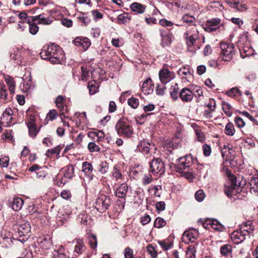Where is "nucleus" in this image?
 Returning a JSON list of instances; mask_svg holds the SVG:
<instances>
[{"label":"nucleus","instance_id":"obj_47","mask_svg":"<svg viewBox=\"0 0 258 258\" xmlns=\"http://www.w3.org/2000/svg\"><path fill=\"white\" fill-rule=\"evenodd\" d=\"M153 113H144L138 116L136 118V121L137 123L142 124H143L146 120V118L149 116L150 114H152Z\"/></svg>","mask_w":258,"mask_h":258},{"label":"nucleus","instance_id":"obj_40","mask_svg":"<svg viewBox=\"0 0 258 258\" xmlns=\"http://www.w3.org/2000/svg\"><path fill=\"white\" fill-rule=\"evenodd\" d=\"M235 132V131L233 124L230 122H228L225 126V134L228 136H232L233 135H234Z\"/></svg>","mask_w":258,"mask_h":258},{"label":"nucleus","instance_id":"obj_54","mask_svg":"<svg viewBox=\"0 0 258 258\" xmlns=\"http://www.w3.org/2000/svg\"><path fill=\"white\" fill-rule=\"evenodd\" d=\"M57 111L55 109L50 110L49 112L47 114L46 118L48 120L52 121L57 116Z\"/></svg>","mask_w":258,"mask_h":258},{"label":"nucleus","instance_id":"obj_53","mask_svg":"<svg viewBox=\"0 0 258 258\" xmlns=\"http://www.w3.org/2000/svg\"><path fill=\"white\" fill-rule=\"evenodd\" d=\"M108 169V163L106 162H102L99 165V171L102 174L105 173L107 172Z\"/></svg>","mask_w":258,"mask_h":258},{"label":"nucleus","instance_id":"obj_14","mask_svg":"<svg viewBox=\"0 0 258 258\" xmlns=\"http://www.w3.org/2000/svg\"><path fill=\"white\" fill-rule=\"evenodd\" d=\"M179 96L182 101L185 102H190L194 97V93L187 88H182L180 93Z\"/></svg>","mask_w":258,"mask_h":258},{"label":"nucleus","instance_id":"obj_4","mask_svg":"<svg viewBox=\"0 0 258 258\" xmlns=\"http://www.w3.org/2000/svg\"><path fill=\"white\" fill-rule=\"evenodd\" d=\"M221 49V54L223 55V59L229 61L231 59L235 52V48L233 44L230 43L221 42L220 43Z\"/></svg>","mask_w":258,"mask_h":258},{"label":"nucleus","instance_id":"obj_9","mask_svg":"<svg viewBox=\"0 0 258 258\" xmlns=\"http://www.w3.org/2000/svg\"><path fill=\"white\" fill-rule=\"evenodd\" d=\"M37 242L38 246L44 250L50 249L52 245L51 238L48 235L44 236L43 237H39Z\"/></svg>","mask_w":258,"mask_h":258},{"label":"nucleus","instance_id":"obj_7","mask_svg":"<svg viewBox=\"0 0 258 258\" xmlns=\"http://www.w3.org/2000/svg\"><path fill=\"white\" fill-rule=\"evenodd\" d=\"M221 19L218 18L208 20L205 24L204 29L208 32H212L217 29V26L221 24Z\"/></svg>","mask_w":258,"mask_h":258},{"label":"nucleus","instance_id":"obj_41","mask_svg":"<svg viewBox=\"0 0 258 258\" xmlns=\"http://www.w3.org/2000/svg\"><path fill=\"white\" fill-rule=\"evenodd\" d=\"M131 18L127 13H123L118 16V21L119 23L126 24L129 23Z\"/></svg>","mask_w":258,"mask_h":258},{"label":"nucleus","instance_id":"obj_17","mask_svg":"<svg viewBox=\"0 0 258 258\" xmlns=\"http://www.w3.org/2000/svg\"><path fill=\"white\" fill-rule=\"evenodd\" d=\"M194 26V28H192V29H196L195 28V26ZM194 33L191 34V32L189 31V30H187L185 33L184 35H186V38L187 39V44L188 46H192L196 41L197 38V33L198 31L197 30H194Z\"/></svg>","mask_w":258,"mask_h":258},{"label":"nucleus","instance_id":"obj_59","mask_svg":"<svg viewBox=\"0 0 258 258\" xmlns=\"http://www.w3.org/2000/svg\"><path fill=\"white\" fill-rule=\"evenodd\" d=\"M147 250L148 252L151 255L152 257H155L157 256V252L155 249L152 245L150 244L147 247Z\"/></svg>","mask_w":258,"mask_h":258},{"label":"nucleus","instance_id":"obj_18","mask_svg":"<svg viewBox=\"0 0 258 258\" xmlns=\"http://www.w3.org/2000/svg\"><path fill=\"white\" fill-rule=\"evenodd\" d=\"M142 91L145 94H149L153 91V86L152 80L146 79L142 84Z\"/></svg>","mask_w":258,"mask_h":258},{"label":"nucleus","instance_id":"obj_44","mask_svg":"<svg viewBox=\"0 0 258 258\" xmlns=\"http://www.w3.org/2000/svg\"><path fill=\"white\" fill-rule=\"evenodd\" d=\"M177 73L179 76L183 78L187 77L190 74L189 68L186 67H182L178 71Z\"/></svg>","mask_w":258,"mask_h":258},{"label":"nucleus","instance_id":"obj_60","mask_svg":"<svg viewBox=\"0 0 258 258\" xmlns=\"http://www.w3.org/2000/svg\"><path fill=\"white\" fill-rule=\"evenodd\" d=\"M234 121L236 126L239 128L242 127L245 125V122L240 117H236Z\"/></svg>","mask_w":258,"mask_h":258},{"label":"nucleus","instance_id":"obj_43","mask_svg":"<svg viewBox=\"0 0 258 258\" xmlns=\"http://www.w3.org/2000/svg\"><path fill=\"white\" fill-rule=\"evenodd\" d=\"M196 251L195 247L193 245H189L186 253V258H196L195 252Z\"/></svg>","mask_w":258,"mask_h":258},{"label":"nucleus","instance_id":"obj_49","mask_svg":"<svg viewBox=\"0 0 258 258\" xmlns=\"http://www.w3.org/2000/svg\"><path fill=\"white\" fill-rule=\"evenodd\" d=\"M128 105L133 108H137L139 105V100L138 99L132 97L128 100Z\"/></svg>","mask_w":258,"mask_h":258},{"label":"nucleus","instance_id":"obj_21","mask_svg":"<svg viewBox=\"0 0 258 258\" xmlns=\"http://www.w3.org/2000/svg\"><path fill=\"white\" fill-rule=\"evenodd\" d=\"M71 213V211L63 208L62 210L59 212V215L57 217V220L61 222L62 223H64L69 219Z\"/></svg>","mask_w":258,"mask_h":258},{"label":"nucleus","instance_id":"obj_8","mask_svg":"<svg viewBox=\"0 0 258 258\" xmlns=\"http://www.w3.org/2000/svg\"><path fill=\"white\" fill-rule=\"evenodd\" d=\"M153 148H154V145L152 142L147 140L141 141L140 144L138 146L139 151L145 154H149L150 153V151Z\"/></svg>","mask_w":258,"mask_h":258},{"label":"nucleus","instance_id":"obj_1","mask_svg":"<svg viewBox=\"0 0 258 258\" xmlns=\"http://www.w3.org/2000/svg\"><path fill=\"white\" fill-rule=\"evenodd\" d=\"M115 130L119 136L131 137L133 134L132 126L124 119H119L115 125Z\"/></svg>","mask_w":258,"mask_h":258},{"label":"nucleus","instance_id":"obj_63","mask_svg":"<svg viewBox=\"0 0 258 258\" xmlns=\"http://www.w3.org/2000/svg\"><path fill=\"white\" fill-rule=\"evenodd\" d=\"M203 153L205 156H208L211 154V147L207 144H205L203 146Z\"/></svg>","mask_w":258,"mask_h":258},{"label":"nucleus","instance_id":"obj_50","mask_svg":"<svg viewBox=\"0 0 258 258\" xmlns=\"http://www.w3.org/2000/svg\"><path fill=\"white\" fill-rule=\"evenodd\" d=\"M88 148L90 152H98L100 151L99 147L94 142H90L88 145Z\"/></svg>","mask_w":258,"mask_h":258},{"label":"nucleus","instance_id":"obj_24","mask_svg":"<svg viewBox=\"0 0 258 258\" xmlns=\"http://www.w3.org/2000/svg\"><path fill=\"white\" fill-rule=\"evenodd\" d=\"M130 7L132 11L136 13L137 14H143L144 13L146 8V7L145 5L136 2L133 3L131 5Z\"/></svg>","mask_w":258,"mask_h":258},{"label":"nucleus","instance_id":"obj_64","mask_svg":"<svg viewBox=\"0 0 258 258\" xmlns=\"http://www.w3.org/2000/svg\"><path fill=\"white\" fill-rule=\"evenodd\" d=\"M91 13L93 17H94V20L96 21L103 18V15L97 10H93L91 12Z\"/></svg>","mask_w":258,"mask_h":258},{"label":"nucleus","instance_id":"obj_34","mask_svg":"<svg viewBox=\"0 0 258 258\" xmlns=\"http://www.w3.org/2000/svg\"><path fill=\"white\" fill-rule=\"evenodd\" d=\"M179 88L177 83H175L170 89V94L173 100L175 101L178 98Z\"/></svg>","mask_w":258,"mask_h":258},{"label":"nucleus","instance_id":"obj_32","mask_svg":"<svg viewBox=\"0 0 258 258\" xmlns=\"http://www.w3.org/2000/svg\"><path fill=\"white\" fill-rule=\"evenodd\" d=\"M27 126L29 129L30 136L33 138L35 137L39 132L35 124L33 122H29L27 123Z\"/></svg>","mask_w":258,"mask_h":258},{"label":"nucleus","instance_id":"obj_25","mask_svg":"<svg viewBox=\"0 0 258 258\" xmlns=\"http://www.w3.org/2000/svg\"><path fill=\"white\" fill-rule=\"evenodd\" d=\"M53 256V258H69L62 245L59 246L57 250H54Z\"/></svg>","mask_w":258,"mask_h":258},{"label":"nucleus","instance_id":"obj_30","mask_svg":"<svg viewBox=\"0 0 258 258\" xmlns=\"http://www.w3.org/2000/svg\"><path fill=\"white\" fill-rule=\"evenodd\" d=\"M24 204L23 200L20 198H15L12 203V208L15 211H19Z\"/></svg>","mask_w":258,"mask_h":258},{"label":"nucleus","instance_id":"obj_12","mask_svg":"<svg viewBox=\"0 0 258 258\" xmlns=\"http://www.w3.org/2000/svg\"><path fill=\"white\" fill-rule=\"evenodd\" d=\"M13 114V111L12 109L10 107L7 108L1 117L2 123L5 124L6 126L10 125L12 123Z\"/></svg>","mask_w":258,"mask_h":258},{"label":"nucleus","instance_id":"obj_55","mask_svg":"<svg viewBox=\"0 0 258 258\" xmlns=\"http://www.w3.org/2000/svg\"><path fill=\"white\" fill-rule=\"evenodd\" d=\"M195 196L198 202H202L205 199V193L203 190H199L196 192Z\"/></svg>","mask_w":258,"mask_h":258},{"label":"nucleus","instance_id":"obj_29","mask_svg":"<svg viewBox=\"0 0 258 258\" xmlns=\"http://www.w3.org/2000/svg\"><path fill=\"white\" fill-rule=\"evenodd\" d=\"M74 241L76 243L75 246L74 252L78 254L81 253L85 249V247L83 241L81 239H75Z\"/></svg>","mask_w":258,"mask_h":258},{"label":"nucleus","instance_id":"obj_42","mask_svg":"<svg viewBox=\"0 0 258 258\" xmlns=\"http://www.w3.org/2000/svg\"><path fill=\"white\" fill-rule=\"evenodd\" d=\"M222 108L224 113L228 116H231L232 112L231 111L232 106L228 102L225 101L222 102Z\"/></svg>","mask_w":258,"mask_h":258},{"label":"nucleus","instance_id":"obj_62","mask_svg":"<svg viewBox=\"0 0 258 258\" xmlns=\"http://www.w3.org/2000/svg\"><path fill=\"white\" fill-rule=\"evenodd\" d=\"M158 243L164 250H167L172 246L171 244L167 243L165 241H159Z\"/></svg>","mask_w":258,"mask_h":258},{"label":"nucleus","instance_id":"obj_38","mask_svg":"<svg viewBox=\"0 0 258 258\" xmlns=\"http://www.w3.org/2000/svg\"><path fill=\"white\" fill-rule=\"evenodd\" d=\"M19 18L21 19L23 23H33L34 18L33 16H27L26 13L24 12L21 13L19 14Z\"/></svg>","mask_w":258,"mask_h":258},{"label":"nucleus","instance_id":"obj_20","mask_svg":"<svg viewBox=\"0 0 258 258\" xmlns=\"http://www.w3.org/2000/svg\"><path fill=\"white\" fill-rule=\"evenodd\" d=\"M64 55L62 54V50L59 47L57 48V50L54 54L52 56L50 61L52 63H59L61 60L63 59Z\"/></svg>","mask_w":258,"mask_h":258},{"label":"nucleus","instance_id":"obj_61","mask_svg":"<svg viewBox=\"0 0 258 258\" xmlns=\"http://www.w3.org/2000/svg\"><path fill=\"white\" fill-rule=\"evenodd\" d=\"M211 111H214L216 107V102L213 99H210L209 103L206 105Z\"/></svg>","mask_w":258,"mask_h":258},{"label":"nucleus","instance_id":"obj_31","mask_svg":"<svg viewBox=\"0 0 258 258\" xmlns=\"http://www.w3.org/2000/svg\"><path fill=\"white\" fill-rule=\"evenodd\" d=\"M93 170L92 164L88 162H84L82 164V171L85 174L90 176L91 175L92 172Z\"/></svg>","mask_w":258,"mask_h":258},{"label":"nucleus","instance_id":"obj_27","mask_svg":"<svg viewBox=\"0 0 258 258\" xmlns=\"http://www.w3.org/2000/svg\"><path fill=\"white\" fill-rule=\"evenodd\" d=\"M6 82L9 87V89L11 93H14L15 90L16 82L14 78L10 76H7L5 78Z\"/></svg>","mask_w":258,"mask_h":258},{"label":"nucleus","instance_id":"obj_28","mask_svg":"<svg viewBox=\"0 0 258 258\" xmlns=\"http://www.w3.org/2000/svg\"><path fill=\"white\" fill-rule=\"evenodd\" d=\"M62 149V147L58 145L54 148L48 149L46 152V156L48 157H51L53 155L56 154L57 157H59V153Z\"/></svg>","mask_w":258,"mask_h":258},{"label":"nucleus","instance_id":"obj_52","mask_svg":"<svg viewBox=\"0 0 258 258\" xmlns=\"http://www.w3.org/2000/svg\"><path fill=\"white\" fill-rule=\"evenodd\" d=\"M165 84L161 83V84H158L157 85L156 91L158 95H162L164 94L166 90Z\"/></svg>","mask_w":258,"mask_h":258},{"label":"nucleus","instance_id":"obj_57","mask_svg":"<svg viewBox=\"0 0 258 258\" xmlns=\"http://www.w3.org/2000/svg\"><path fill=\"white\" fill-rule=\"evenodd\" d=\"M240 92V91L238 88L234 87L228 91L226 94L229 97H234L237 93L239 94Z\"/></svg>","mask_w":258,"mask_h":258},{"label":"nucleus","instance_id":"obj_10","mask_svg":"<svg viewBox=\"0 0 258 258\" xmlns=\"http://www.w3.org/2000/svg\"><path fill=\"white\" fill-rule=\"evenodd\" d=\"M159 76L162 83H167L173 78V73L167 69H163L160 71Z\"/></svg>","mask_w":258,"mask_h":258},{"label":"nucleus","instance_id":"obj_13","mask_svg":"<svg viewBox=\"0 0 258 258\" xmlns=\"http://www.w3.org/2000/svg\"><path fill=\"white\" fill-rule=\"evenodd\" d=\"M198 232L196 230H186L182 235V240L185 243L194 242L198 237Z\"/></svg>","mask_w":258,"mask_h":258},{"label":"nucleus","instance_id":"obj_15","mask_svg":"<svg viewBox=\"0 0 258 258\" xmlns=\"http://www.w3.org/2000/svg\"><path fill=\"white\" fill-rule=\"evenodd\" d=\"M31 231V226L29 222L21 224L18 229V233L20 237L26 236V239L29 237L28 234Z\"/></svg>","mask_w":258,"mask_h":258},{"label":"nucleus","instance_id":"obj_26","mask_svg":"<svg viewBox=\"0 0 258 258\" xmlns=\"http://www.w3.org/2000/svg\"><path fill=\"white\" fill-rule=\"evenodd\" d=\"M74 170L75 168L73 165L66 166L62 169L63 175L68 179H71L75 176Z\"/></svg>","mask_w":258,"mask_h":258},{"label":"nucleus","instance_id":"obj_58","mask_svg":"<svg viewBox=\"0 0 258 258\" xmlns=\"http://www.w3.org/2000/svg\"><path fill=\"white\" fill-rule=\"evenodd\" d=\"M153 179L152 176L149 173L148 174H145L142 178V183L144 185L150 183Z\"/></svg>","mask_w":258,"mask_h":258},{"label":"nucleus","instance_id":"obj_2","mask_svg":"<svg viewBox=\"0 0 258 258\" xmlns=\"http://www.w3.org/2000/svg\"><path fill=\"white\" fill-rule=\"evenodd\" d=\"M111 205V200L109 197L100 195L96 200L95 208L100 213L105 212Z\"/></svg>","mask_w":258,"mask_h":258},{"label":"nucleus","instance_id":"obj_51","mask_svg":"<svg viewBox=\"0 0 258 258\" xmlns=\"http://www.w3.org/2000/svg\"><path fill=\"white\" fill-rule=\"evenodd\" d=\"M29 24V32L33 35L36 34L39 30V27L36 24L33 23H28Z\"/></svg>","mask_w":258,"mask_h":258},{"label":"nucleus","instance_id":"obj_11","mask_svg":"<svg viewBox=\"0 0 258 258\" xmlns=\"http://www.w3.org/2000/svg\"><path fill=\"white\" fill-rule=\"evenodd\" d=\"M230 185H225L224 188V192L225 194L228 197H230L233 195H236V188H235V184L237 181V179L234 176H232L230 178Z\"/></svg>","mask_w":258,"mask_h":258},{"label":"nucleus","instance_id":"obj_16","mask_svg":"<svg viewBox=\"0 0 258 258\" xmlns=\"http://www.w3.org/2000/svg\"><path fill=\"white\" fill-rule=\"evenodd\" d=\"M74 44L77 46H81L83 50H87L90 46L91 42L87 37H77L74 40Z\"/></svg>","mask_w":258,"mask_h":258},{"label":"nucleus","instance_id":"obj_3","mask_svg":"<svg viewBox=\"0 0 258 258\" xmlns=\"http://www.w3.org/2000/svg\"><path fill=\"white\" fill-rule=\"evenodd\" d=\"M150 172L153 175L160 176L165 172L164 164L160 158H155L152 160L150 164Z\"/></svg>","mask_w":258,"mask_h":258},{"label":"nucleus","instance_id":"obj_48","mask_svg":"<svg viewBox=\"0 0 258 258\" xmlns=\"http://www.w3.org/2000/svg\"><path fill=\"white\" fill-rule=\"evenodd\" d=\"M89 241L90 246L92 248H95L97 246V238L95 235L91 234L89 236Z\"/></svg>","mask_w":258,"mask_h":258},{"label":"nucleus","instance_id":"obj_46","mask_svg":"<svg viewBox=\"0 0 258 258\" xmlns=\"http://www.w3.org/2000/svg\"><path fill=\"white\" fill-rule=\"evenodd\" d=\"M166 224V221L161 217H157L154 222V226L158 228H162Z\"/></svg>","mask_w":258,"mask_h":258},{"label":"nucleus","instance_id":"obj_35","mask_svg":"<svg viewBox=\"0 0 258 258\" xmlns=\"http://www.w3.org/2000/svg\"><path fill=\"white\" fill-rule=\"evenodd\" d=\"M235 178L237 179V181H236L235 186V188H236V194H239L241 191L242 188L244 186L246 182L242 177H238Z\"/></svg>","mask_w":258,"mask_h":258},{"label":"nucleus","instance_id":"obj_19","mask_svg":"<svg viewBox=\"0 0 258 258\" xmlns=\"http://www.w3.org/2000/svg\"><path fill=\"white\" fill-rule=\"evenodd\" d=\"M128 187L126 183H122L116 189L115 195L118 198L124 199L126 197Z\"/></svg>","mask_w":258,"mask_h":258},{"label":"nucleus","instance_id":"obj_22","mask_svg":"<svg viewBox=\"0 0 258 258\" xmlns=\"http://www.w3.org/2000/svg\"><path fill=\"white\" fill-rule=\"evenodd\" d=\"M250 190L251 193L258 194V175H254L249 181Z\"/></svg>","mask_w":258,"mask_h":258},{"label":"nucleus","instance_id":"obj_6","mask_svg":"<svg viewBox=\"0 0 258 258\" xmlns=\"http://www.w3.org/2000/svg\"><path fill=\"white\" fill-rule=\"evenodd\" d=\"M58 45L51 44L47 46V49H43L40 53L41 57L43 59H48L50 60L52 56L57 50V48H59Z\"/></svg>","mask_w":258,"mask_h":258},{"label":"nucleus","instance_id":"obj_5","mask_svg":"<svg viewBox=\"0 0 258 258\" xmlns=\"http://www.w3.org/2000/svg\"><path fill=\"white\" fill-rule=\"evenodd\" d=\"M177 161V171L179 172H182L183 170L186 169L191 166L193 159L190 155H186L178 158Z\"/></svg>","mask_w":258,"mask_h":258},{"label":"nucleus","instance_id":"obj_39","mask_svg":"<svg viewBox=\"0 0 258 258\" xmlns=\"http://www.w3.org/2000/svg\"><path fill=\"white\" fill-rule=\"evenodd\" d=\"M232 251V246L230 244H225L221 247L220 252L223 255H229Z\"/></svg>","mask_w":258,"mask_h":258},{"label":"nucleus","instance_id":"obj_23","mask_svg":"<svg viewBox=\"0 0 258 258\" xmlns=\"http://www.w3.org/2000/svg\"><path fill=\"white\" fill-rule=\"evenodd\" d=\"M34 22L38 21V23L43 25H49L51 23L52 21L49 18L45 17L44 14H40L38 16H33Z\"/></svg>","mask_w":258,"mask_h":258},{"label":"nucleus","instance_id":"obj_33","mask_svg":"<svg viewBox=\"0 0 258 258\" xmlns=\"http://www.w3.org/2000/svg\"><path fill=\"white\" fill-rule=\"evenodd\" d=\"M231 238L235 243H240L244 239V237L240 232L234 231L231 234Z\"/></svg>","mask_w":258,"mask_h":258},{"label":"nucleus","instance_id":"obj_56","mask_svg":"<svg viewBox=\"0 0 258 258\" xmlns=\"http://www.w3.org/2000/svg\"><path fill=\"white\" fill-rule=\"evenodd\" d=\"M252 231V229L251 226L245 228L244 226H241L240 228V232L241 234L244 237L246 235H249Z\"/></svg>","mask_w":258,"mask_h":258},{"label":"nucleus","instance_id":"obj_37","mask_svg":"<svg viewBox=\"0 0 258 258\" xmlns=\"http://www.w3.org/2000/svg\"><path fill=\"white\" fill-rule=\"evenodd\" d=\"M88 88L90 95H93L98 91V85L95 81H92L88 83Z\"/></svg>","mask_w":258,"mask_h":258},{"label":"nucleus","instance_id":"obj_36","mask_svg":"<svg viewBox=\"0 0 258 258\" xmlns=\"http://www.w3.org/2000/svg\"><path fill=\"white\" fill-rule=\"evenodd\" d=\"M160 35L162 37V44L164 46L168 45L171 42V35L165 32L161 31Z\"/></svg>","mask_w":258,"mask_h":258},{"label":"nucleus","instance_id":"obj_45","mask_svg":"<svg viewBox=\"0 0 258 258\" xmlns=\"http://www.w3.org/2000/svg\"><path fill=\"white\" fill-rule=\"evenodd\" d=\"M182 20L183 23H189L190 26L194 23L195 18L194 16L188 14H185L182 18Z\"/></svg>","mask_w":258,"mask_h":258}]
</instances>
